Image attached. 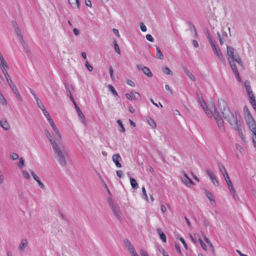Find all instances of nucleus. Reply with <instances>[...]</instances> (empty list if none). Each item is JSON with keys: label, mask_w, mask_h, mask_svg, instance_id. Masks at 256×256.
Listing matches in <instances>:
<instances>
[{"label": "nucleus", "mask_w": 256, "mask_h": 256, "mask_svg": "<svg viewBox=\"0 0 256 256\" xmlns=\"http://www.w3.org/2000/svg\"><path fill=\"white\" fill-rule=\"evenodd\" d=\"M68 1L70 4L72 8H76L79 7L78 0H68Z\"/></svg>", "instance_id": "21"}, {"label": "nucleus", "mask_w": 256, "mask_h": 256, "mask_svg": "<svg viewBox=\"0 0 256 256\" xmlns=\"http://www.w3.org/2000/svg\"><path fill=\"white\" fill-rule=\"evenodd\" d=\"M36 100V102L37 106H38V108H40L42 110V111L46 109L44 106L42 104L41 100L39 98L37 99Z\"/></svg>", "instance_id": "33"}, {"label": "nucleus", "mask_w": 256, "mask_h": 256, "mask_svg": "<svg viewBox=\"0 0 256 256\" xmlns=\"http://www.w3.org/2000/svg\"><path fill=\"white\" fill-rule=\"evenodd\" d=\"M23 176L27 180H29L30 178V175L29 174L26 170H22Z\"/></svg>", "instance_id": "49"}, {"label": "nucleus", "mask_w": 256, "mask_h": 256, "mask_svg": "<svg viewBox=\"0 0 256 256\" xmlns=\"http://www.w3.org/2000/svg\"><path fill=\"white\" fill-rule=\"evenodd\" d=\"M44 133L52 146H54V144H57V141L56 140L54 136L53 137L48 130H44Z\"/></svg>", "instance_id": "14"}, {"label": "nucleus", "mask_w": 256, "mask_h": 256, "mask_svg": "<svg viewBox=\"0 0 256 256\" xmlns=\"http://www.w3.org/2000/svg\"><path fill=\"white\" fill-rule=\"evenodd\" d=\"M138 70H142L143 72L149 78L152 76V74L150 69L146 66H142L141 65H137L136 66Z\"/></svg>", "instance_id": "11"}, {"label": "nucleus", "mask_w": 256, "mask_h": 256, "mask_svg": "<svg viewBox=\"0 0 256 256\" xmlns=\"http://www.w3.org/2000/svg\"><path fill=\"white\" fill-rule=\"evenodd\" d=\"M242 127L243 123H240L239 124H236V126L232 128L236 131L237 134L241 138L242 141L245 142L246 137L244 136L242 133Z\"/></svg>", "instance_id": "8"}, {"label": "nucleus", "mask_w": 256, "mask_h": 256, "mask_svg": "<svg viewBox=\"0 0 256 256\" xmlns=\"http://www.w3.org/2000/svg\"><path fill=\"white\" fill-rule=\"evenodd\" d=\"M217 36L220 45H222L224 44V40L225 39L223 38L222 37V36L219 32L217 33Z\"/></svg>", "instance_id": "44"}, {"label": "nucleus", "mask_w": 256, "mask_h": 256, "mask_svg": "<svg viewBox=\"0 0 256 256\" xmlns=\"http://www.w3.org/2000/svg\"><path fill=\"white\" fill-rule=\"evenodd\" d=\"M140 254L141 256H148V254L144 250L142 249L140 250Z\"/></svg>", "instance_id": "63"}, {"label": "nucleus", "mask_w": 256, "mask_h": 256, "mask_svg": "<svg viewBox=\"0 0 256 256\" xmlns=\"http://www.w3.org/2000/svg\"><path fill=\"white\" fill-rule=\"evenodd\" d=\"M108 88H109V90L112 92V94L115 96H118V94L116 92V91L115 90L114 87L112 85H108Z\"/></svg>", "instance_id": "38"}, {"label": "nucleus", "mask_w": 256, "mask_h": 256, "mask_svg": "<svg viewBox=\"0 0 256 256\" xmlns=\"http://www.w3.org/2000/svg\"><path fill=\"white\" fill-rule=\"evenodd\" d=\"M235 76H236V80H238V82H241V78L240 76V75H239V74H238V72H236L235 73H234Z\"/></svg>", "instance_id": "60"}, {"label": "nucleus", "mask_w": 256, "mask_h": 256, "mask_svg": "<svg viewBox=\"0 0 256 256\" xmlns=\"http://www.w3.org/2000/svg\"><path fill=\"white\" fill-rule=\"evenodd\" d=\"M228 189H229V190L230 192V193H234V192H236L234 188V186L232 185V184H228Z\"/></svg>", "instance_id": "47"}, {"label": "nucleus", "mask_w": 256, "mask_h": 256, "mask_svg": "<svg viewBox=\"0 0 256 256\" xmlns=\"http://www.w3.org/2000/svg\"><path fill=\"white\" fill-rule=\"evenodd\" d=\"M244 86L246 90L248 96L254 95L248 80H246L244 82Z\"/></svg>", "instance_id": "15"}, {"label": "nucleus", "mask_w": 256, "mask_h": 256, "mask_svg": "<svg viewBox=\"0 0 256 256\" xmlns=\"http://www.w3.org/2000/svg\"><path fill=\"white\" fill-rule=\"evenodd\" d=\"M244 112L245 114V120L246 124L250 123L251 122H254V118H253L252 115L250 112L249 110L247 108H245L244 110Z\"/></svg>", "instance_id": "12"}, {"label": "nucleus", "mask_w": 256, "mask_h": 256, "mask_svg": "<svg viewBox=\"0 0 256 256\" xmlns=\"http://www.w3.org/2000/svg\"><path fill=\"white\" fill-rule=\"evenodd\" d=\"M140 28L141 30L143 32H145L146 31V27L143 23H141L140 24Z\"/></svg>", "instance_id": "53"}, {"label": "nucleus", "mask_w": 256, "mask_h": 256, "mask_svg": "<svg viewBox=\"0 0 256 256\" xmlns=\"http://www.w3.org/2000/svg\"><path fill=\"white\" fill-rule=\"evenodd\" d=\"M85 66L89 71L92 72L93 70V67L87 61L85 63Z\"/></svg>", "instance_id": "50"}, {"label": "nucleus", "mask_w": 256, "mask_h": 256, "mask_svg": "<svg viewBox=\"0 0 256 256\" xmlns=\"http://www.w3.org/2000/svg\"><path fill=\"white\" fill-rule=\"evenodd\" d=\"M12 25L14 28V32L16 34L17 38L19 40L20 42L24 48H25V42L23 38V36L18 26V25L16 22L12 21Z\"/></svg>", "instance_id": "5"}, {"label": "nucleus", "mask_w": 256, "mask_h": 256, "mask_svg": "<svg viewBox=\"0 0 256 256\" xmlns=\"http://www.w3.org/2000/svg\"><path fill=\"white\" fill-rule=\"evenodd\" d=\"M184 177L186 178L185 180H182L183 182L187 186H190V184H194V182L192 181V180L190 178L188 175L186 174H184Z\"/></svg>", "instance_id": "19"}, {"label": "nucleus", "mask_w": 256, "mask_h": 256, "mask_svg": "<svg viewBox=\"0 0 256 256\" xmlns=\"http://www.w3.org/2000/svg\"><path fill=\"white\" fill-rule=\"evenodd\" d=\"M114 50H115V51L116 52L117 54H120V50L119 46L118 45V44H117V42L116 40H114Z\"/></svg>", "instance_id": "37"}, {"label": "nucleus", "mask_w": 256, "mask_h": 256, "mask_svg": "<svg viewBox=\"0 0 256 256\" xmlns=\"http://www.w3.org/2000/svg\"><path fill=\"white\" fill-rule=\"evenodd\" d=\"M218 168L223 176L228 174V172L226 170V168L223 164H218Z\"/></svg>", "instance_id": "27"}, {"label": "nucleus", "mask_w": 256, "mask_h": 256, "mask_svg": "<svg viewBox=\"0 0 256 256\" xmlns=\"http://www.w3.org/2000/svg\"><path fill=\"white\" fill-rule=\"evenodd\" d=\"M0 126L6 130H9L10 126V124L6 120H2L0 121Z\"/></svg>", "instance_id": "20"}, {"label": "nucleus", "mask_w": 256, "mask_h": 256, "mask_svg": "<svg viewBox=\"0 0 256 256\" xmlns=\"http://www.w3.org/2000/svg\"><path fill=\"white\" fill-rule=\"evenodd\" d=\"M224 178V180L226 181V182L227 184L228 185V184H232L230 178H229V176H228V174H226V175L223 176Z\"/></svg>", "instance_id": "43"}, {"label": "nucleus", "mask_w": 256, "mask_h": 256, "mask_svg": "<svg viewBox=\"0 0 256 256\" xmlns=\"http://www.w3.org/2000/svg\"><path fill=\"white\" fill-rule=\"evenodd\" d=\"M206 172L210 180L216 177L214 172L210 170H206Z\"/></svg>", "instance_id": "36"}, {"label": "nucleus", "mask_w": 256, "mask_h": 256, "mask_svg": "<svg viewBox=\"0 0 256 256\" xmlns=\"http://www.w3.org/2000/svg\"><path fill=\"white\" fill-rule=\"evenodd\" d=\"M112 161L118 168H121L122 164L120 162L122 160V158L119 154H114L112 156Z\"/></svg>", "instance_id": "13"}, {"label": "nucleus", "mask_w": 256, "mask_h": 256, "mask_svg": "<svg viewBox=\"0 0 256 256\" xmlns=\"http://www.w3.org/2000/svg\"><path fill=\"white\" fill-rule=\"evenodd\" d=\"M74 105L75 106V107H76V112L78 114V116L80 118H84V114H83L82 113V111L80 110V109L79 107L76 105V103L75 102H74Z\"/></svg>", "instance_id": "29"}, {"label": "nucleus", "mask_w": 256, "mask_h": 256, "mask_svg": "<svg viewBox=\"0 0 256 256\" xmlns=\"http://www.w3.org/2000/svg\"><path fill=\"white\" fill-rule=\"evenodd\" d=\"M127 84L132 86V87H134L135 86V84L134 83V82L133 81H132V80H127Z\"/></svg>", "instance_id": "61"}, {"label": "nucleus", "mask_w": 256, "mask_h": 256, "mask_svg": "<svg viewBox=\"0 0 256 256\" xmlns=\"http://www.w3.org/2000/svg\"><path fill=\"white\" fill-rule=\"evenodd\" d=\"M208 38L211 46L215 44L214 42V40H212V38L209 34H208Z\"/></svg>", "instance_id": "58"}, {"label": "nucleus", "mask_w": 256, "mask_h": 256, "mask_svg": "<svg viewBox=\"0 0 256 256\" xmlns=\"http://www.w3.org/2000/svg\"><path fill=\"white\" fill-rule=\"evenodd\" d=\"M186 73L190 79L192 80H195L194 76L188 70H186Z\"/></svg>", "instance_id": "52"}, {"label": "nucleus", "mask_w": 256, "mask_h": 256, "mask_svg": "<svg viewBox=\"0 0 256 256\" xmlns=\"http://www.w3.org/2000/svg\"><path fill=\"white\" fill-rule=\"evenodd\" d=\"M19 156L16 153H12L10 154V158L13 160H16L18 158Z\"/></svg>", "instance_id": "48"}, {"label": "nucleus", "mask_w": 256, "mask_h": 256, "mask_svg": "<svg viewBox=\"0 0 256 256\" xmlns=\"http://www.w3.org/2000/svg\"><path fill=\"white\" fill-rule=\"evenodd\" d=\"M124 242L126 244V247L129 246L132 244H131V242H130V241L129 240H127V239H125L124 240Z\"/></svg>", "instance_id": "64"}, {"label": "nucleus", "mask_w": 256, "mask_h": 256, "mask_svg": "<svg viewBox=\"0 0 256 256\" xmlns=\"http://www.w3.org/2000/svg\"><path fill=\"white\" fill-rule=\"evenodd\" d=\"M117 122L118 126H120L119 128V131L121 132H125V128L122 124V121L120 120H117Z\"/></svg>", "instance_id": "34"}, {"label": "nucleus", "mask_w": 256, "mask_h": 256, "mask_svg": "<svg viewBox=\"0 0 256 256\" xmlns=\"http://www.w3.org/2000/svg\"><path fill=\"white\" fill-rule=\"evenodd\" d=\"M234 62H235V61L234 60H230L229 63H230V67H231L234 73H235L236 72H238V70L236 68V64Z\"/></svg>", "instance_id": "31"}, {"label": "nucleus", "mask_w": 256, "mask_h": 256, "mask_svg": "<svg viewBox=\"0 0 256 256\" xmlns=\"http://www.w3.org/2000/svg\"><path fill=\"white\" fill-rule=\"evenodd\" d=\"M163 72L164 73H165L166 74H168V75H172V70L168 67H164V68H163V70H162Z\"/></svg>", "instance_id": "39"}, {"label": "nucleus", "mask_w": 256, "mask_h": 256, "mask_svg": "<svg viewBox=\"0 0 256 256\" xmlns=\"http://www.w3.org/2000/svg\"><path fill=\"white\" fill-rule=\"evenodd\" d=\"M246 124L252 133V142L256 148V122L254 120V122H251Z\"/></svg>", "instance_id": "6"}, {"label": "nucleus", "mask_w": 256, "mask_h": 256, "mask_svg": "<svg viewBox=\"0 0 256 256\" xmlns=\"http://www.w3.org/2000/svg\"><path fill=\"white\" fill-rule=\"evenodd\" d=\"M200 244L202 246V248L205 250H206V244L202 240L201 238H199L198 240Z\"/></svg>", "instance_id": "46"}, {"label": "nucleus", "mask_w": 256, "mask_h": 256, "mask_svg": "<svg viewBox=\"0 0 256 256\" xmlns=\"http://www.w3.org/2000/svg\"><path fill=\"white\" fill-rule=\"evenodd\" d=\"M10 82H8L9 86H10V88H11L12 90L14 92H16V90H18L16 85L14 84L12 80Z\"/></svg>", "instance_id": "35"}, {"label": "nucleus", "mask_w": 256, "mask_h": 256, "mask_svg": "<svg viewBox=\"0 0 256 256\" xmlns=\"http://www.w3.org/2000/svg\"><path fill=\"white\" fill-rule=\"evenodd\" d=\"M28 245V240L26 238H23L21 240L20 243L18 246V249L20 252H24Z\"/></svg>", "instance_id": "17"}, {"label": "nucleus", "mask_w": 256, "mask_h": 256, "mask_svg": "<svg viewBox=\"0 0 256 256\" xmlns=\"http://www.w3.org/2000/svg\"><path fill=\"white\" fill-rule=\"evenodd\" d=\"M130 182L132 187L134 189L136 190L138 188V185L134 178H130Z\"/></svg>", "instance_id": "26"}, {"label": "nucleus", "mask_w": 256, "mask_h": 256, "mask_svg": "<svg viewBox=\"0 0 256 256\" xmlns=\"http://www.w3.org/2000/svg\"><path fill=\"white\" fill-rule=\"evenodd\" d=\"M158 234H159V236L160 239L164 242H166V236L165 234L159 228L156 230Z\"/></svg>", "instance_id": "24"}, {"label": "nucleus", "mask_w": 256, "mask_h": 256, "mask_svg": "<svg viewBox=\"0 0 256 256\" xmlns=\"http://www.w3.org/2000/svg\"><path fill=\"white\" fill-rule=\"evenodd\" d=\"M224 109L222 110V112L224 118L228 121L232 128L236 126L240 123H243V121L240 113L237 111L235 112L234 114H233L226 106L224 102H222Z\"/></svg>", "instance_id": "1"}, {"label": "nucleus", "mask_w": 256, "mask_h": 256, "mask_svg": "<svg viewBox=\"0 0 256 256\" xmlns=\"http://www.w3.org/2000/svg\"><path fill=\"white\" fill-rule=\"evenodd\" d=\"M146 39L148 40V41H150V42H154V38H153V37H152V36L151 34H146Z\"/></svg>", "instance_id": "45"}, {"label": "nucleus", "mask_w": 256, "mask_h": 256, "mask_svg": "<svg viewBox=\"0 0 256 256\" xmlns=\"http://www.w3.org/2000/svg\"><path fill=\"white\" fill-rule=\"evenodd\" d=\"M39 186L43 190H46V186H44V184L41 182V180H38V182H37Z\"/></svg>", "instance_id": "51"}, {"label": "nucleus", "mask_w": 256, "mask_h": 256, "mask_svg": "<svg viewBox=\"0 0 256 256\" xmlns=\"http://www.w3.org/2000/svg\"><path fill=\"white\" fill-rule=\"evenodd\" d=\"M147 122L152 126V128H156V123L154 120H152V118H148L147 119Z\"/></svg>", "instance_id": "30"}, {"label": "nucleus", "mask_w": 256, "mask_h": 256, "mask_svg": "<svg viewBox=\"0 0 256 256\" xmlns=\"http://www.w3.org/2000/svg\"><path fill=\"white\" fill-rule=\"evenodd\" d=\"M192 44L195 48H197L198 47L199 44L197 40H192Z\"/></svg>", "instance_id": "57"}, {"label": "nucleus", "mask_w": 256, "mask_h": 256, "mask_svg": "<svg viewBox=\"0 0 256 256\" xmlns=\"http://www.w3.org/2000/svg\"><path fill=\"white\" fill-rule=\"evenodd\" d=\"M109 72H110V78H112V79H113L114 78V75H113L114 71H113V69L112 66H110V68H109Z\"/></svg>", "instance_id": "62"}, {"label": "nucleus", "mask_w": 256, "mask_h": 256, "mask_svg": "<svg viewBox=\"0 0 256 256\" xmlns=\"http://www.w3.org/2000/svg\"><path fill=\"white\" fill-rule=\"evenodd\" d=\"M18 166L21 169L24 166V160L23 158H20V162L18 164Z\"/></svg>", "instance_id": "40"}, {"label": "nucleus", "mask_w": 256, "mask_h": 256, "mask_svg": "<svg viewBox=\"0 0 256 256\" xmlns=\"http://www.w3.org/2000/svg\"><path fill=\"white\" fill-rule=\"evenodd\" d=\"M250 98V102L252 106H255L256 107V98L254 95L249 96Z\"/></svg>", "instance_id": "32"}, {"label": "nucleus", "mask_w": 256, "mask_h": 256, "mask_svg": "<svg viewBox=\"0 0 256 256\" xmlns=\"http://www.w3.org/2000/svg\"><path fill=\"white\" fill-rule=\"evenodd\" d=\"M180 241L182 242V244H183V245H184V248H185L186 250H187V248H187V246H187V244H186V242H185L183 238H180Z\"/></svg>", "instance_id": "59"}, {"label": "nucleus", "mask_w": 256, "mask_h": 256, "mask_svg": "<svg viewBox=\"0 0 256 256\" xmlns=\"http://www.w3.org/2000/svg\"><path fill=\"white\" fill-rule=\"evenodd\" d=\"M131 95L132 100H138L140 99V94L137 92H131Z\"/></svg>", "instance_id": "28"}, {"label": "nucleus", "mask_w": 256, "mask_h": 256, "mask_svg": "<svg viewBox=\"0 0 256 256\" xmlns=\"http://www.w3.org/2000/svg\"><path fill=\"white\" fill-rule=\"evenodd\" d=\"M209 110L211 113L210 116H209L211 117L213 116L220 130L222 132H224V125L223 120L222 118L220 115L219 114L218 112L217 111L215 106H212L210 107V108H209Z\"/></svg>", "instance_id": "3"}, {"label": "nucleus", "mask_w": 256, "mask_h": 256, "mask_svg": "<svg viewBox=\"0 0 256 256\" xmlns=\"http://www.w3.org/2000/svg\"><path fill=\"white\" fill-rule=\"evenodd\" d=\"M156 57L160 60H162L164 58V56L160 48L158 46H156Z\"/></svg>", "instance_id": "25"}, {"label": "nucleus", "mask_w": 256, "mask_h": 256, "mask_svg": "<svg viewBox=\"0 0 256 256\" xmlns=\"http://www.w3.org/2000/svg\"><path fill=\"white\" fill-rule=\"evenodd\" d=\"M42 112L48 120L52 118L49 112L47 111L46 109L44 110Z\"/></svg>", "instance_id": "41"}, {"label": "nucleus", "mask_w": 256, "mask_h": 256, "mask_svg": "<svg viewBox=\"0 0 256 256\" xmlns=\"http://www.w3.org/2000/svg\"><path fill=\"white\" fill-rule=\"evenodd\" d=\"M52 146L56 160L62 166L66 167L68 155L64 149L60 146V142H57Z\"/></svg>", "instance_id": "2"}, {"label": "nucleus", "mask_w": 256, "mask_h": 256, "mask_svg": "<svg viewBox=\"0 0 256 256\" xmlns=\"http://www.w3.org/2000/svg\"><path fill=\"white\" fill-rule=\"evenodd\" d=\"M234 50L230 48V46H226V52L228 56V58L231 59L230 60H234L240 65L242 66V63L241 60V58L238 55H235L234 54Z\"/></svg>", "instance_id": "4"}, {"label": "nucleus", "mask_w": 256, "mask_h": 256, "mask_svg": "<svg viewBox=\"0 0 256 256\" xmlns=\"http://www.w3.org/2000/svg\"><path fill=\"white\" fill-rule=\"evenodd\" d=\"M212 184L215 186H218L219 185V184H218V182L216 178V176L214 178H212L211 180Z\"/></svg>", "instance_id": "54"}, {"label": "nucleus", "mask_w": 256, "mask_h": 256, "mask_svg": "<svg viewBox=\"0 0 256 256\" xmlns=\"http://www.w3.org/2000/svg\"><path fill=\"white\" fill-rule=\"evenodd\" d=\"M14 93L15 94V95L16 96L17 98L20 101H22V98L20 94H19L18 90H16V92H14Z\"/></svg>", "instance_id": "55"}, {"label": "nucleus", "mask_w": 256, "mask_h": 256, "mask_svg": "<svg viewBox=\"0 0 256 256\" xmlns=\"http://www.w3.org/2000/svg\"><path fill=\"white\" fill-rule=\"evenodd\" d=\"M206 196L207 198L210 200V202H211V204L214 206H216V202H215V200L213 199V196L212 194V193L209 192H208V191H206Z\"/></svg>", "instance_id": "22"}, {"label": "nucleus", "mask_w": 256, "mask_h": 256, "mask_svg": "<svg viewBox=\"0 0 256 256\" xmlns=\"http://www.w3.org/2000/svg\"><path fill=\"white\" fill-rule=\"evenodd\" d=\"M199 102L203 110L205 112L206 114L209 116H210L211 113L210 112V110H209V108H210V107L212 106H214L213 104H211L208 107L206 106V102L204 101V99L202 98H199Z\"/></svg>", "instance_id": "10"}, {"label": "nucleus", "mask_w": 256, "mask_h": 256, "mask_svg": "<svg viewBox=\"0 0 256 256\" xmlns=\"http://www.w3.org/2000/svg\"><path fill=\"white\" fill-rule=\"evenodd\" d=\"M127 249L129 253L132 254V256H138L132 244L128 246Z\"/></svg>", "instance_id": "23"}, {"label": "nucleus", "mask_w": 256, "mask_h": 256, "mask_svg": "<svg viewBox=\"0 0 256 256\" xmlns=\"http://www.w3.org/2000/svg\"><path fill=\"white\" fill-rule=\"evenodd\" d=\"M214 52L218 56L219 60L221 62L224 63V58L223 55L218 48L216 49V50H214Z\"/></svg>", "instance_id": "18"}, {"label": "nucleus", "mask_w": 256, "mask_h": 256, "mask_svg": "<svg viewBox=\"0 0 256 256\" xmlns=\"http://www.w3.org/2000/svg\"><path fill=\"white\" fill-rule=\"evenodd\" d=\"M0 67L1 68V70L4 74L5 76L8 74L7 72V68L8 66L7 64L2 55V54L0 53Z\"/></svg>", "instance_id": "9"}, {"label": "nucleus", "mask_w": 256, "mask_h": 256, "mask_svg": "<svg viewBox=\"0 0 256 256\" xmlns=\"http://www.w3.org/2000/svg\"><path fill=\"white\" fill-rule=\"evenodd\" d=\"M142 192L144 196V198L147 200H148V196L146 194V190L144 186H143L142 188Z\"/></svg>", "instance_id": "56"}, {"label": "nucleus", "mask_w": 256, "mask_h": 256, "mask_svg": "<svg viewBox=\"0 0 256 256\" xmlns=\"http://www.w3.org/2000/svg\"><path fill=\"white\" fill-rule=\"evenodd\" d=\"M30 173H31V174L32 176L36 182H38V180H40V178L34 172V171L32 170H31L30 171Z\"/></svg>", "instance_id": "42"}, {"label": "nucleus", "mask_w": 256, "mask_h": 256, "mask_svg": "<svg viewBox=\"0 0 256 256\" xmlns=\"http://www.w3.org/2000/svg\"><path fill=\"white\" fill-rule=\"evenodd\" d=\"M52 129L55 134L54 138H55L57 142H58V143L60 142L61 138H62L61 135L57 128V127L56 126H54L52 127Z\"/></svg>", "instance_id": "16"}, {"label": "nucleus", "mask_w": 256, "mask_h": 256, "mask_svg": "<svg viewBox=\"0 0 256 256\" xmlns=\"http://www.w3.org/2000/svg\"><path fill=\"white\" fill-rule=\"evenodd\" d=\"M109 204L115 216L116 217L118 220L120 222L122 220V216L121 212L120 210L115 206L112 200L109 201Z\"/></svg>", "instance_id": "7"}]
</instances>
